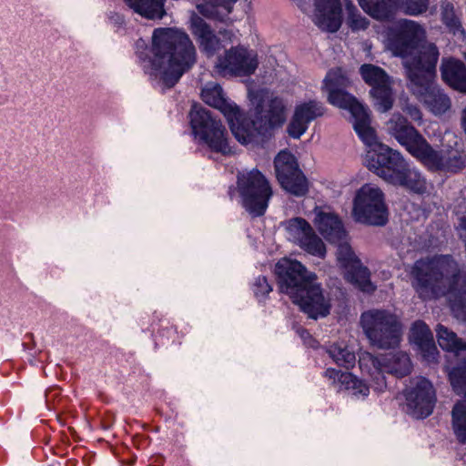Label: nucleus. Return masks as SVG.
I'll return each mask as SVG.
<instances>
[{
    "instance_id": "nucleus-1",
    "label": "nucleus",
    "mask_w": 466,
    "mask_h": 466,
    "mask_svg": "<svg viewBox=\"0 0 466 466\" xmlns=\"http://www.w3.org/2000/svg\"><path fill=\"white\" fill-rule=\"evenodd\" d=\"M349 85L346 72L338 67L327 73L322 89L327 93L329 104L350 113L354 129L368 147L365 156L367 167L394 186L409 163L399 151L378 140L376 131L370 126L369 108L345 90Z\"/></svg>"
},
{
    "instance_id": "nucleus-2",
    "label": "nucleus",
    "mask_w": 466,
    "mask_h": 466,
    "mask_svg": "<svg viewBox=\"0 0 466 466\" xmlns=\"http://www.w3.org/2000/svg\"><path fill=\"white\" fill-rule=\"evenodd\" d=\"M248 96L251 108L248 117L243 118L238 106L225 97L218 84L208 83L201 92L202 100L224 115L239 143L256 146L264 143L275 129L282 127L286 121V104L267 90L249 92Z\"/></svg>"
},
{
    "instance_id": "nucleus-3",
    "label": "nucleus",
    "mask_w": 466,
    "mask_h": 466,
    "mask_svg": "<svg viewBox=\"0 0 466 466\" xmlns=\"http://www.w3.org/2000/svg\"><path fill=\"white\" fill-rule=\"evenodd\" d=\"M144 42L137 43V53L147 74L165 86H173L196 62V49L187 34L177 28H157L148 52L139 51Z\"/></svg>"
},
{
    "instance_id": "nucleus-4",
    "label": "nucleus",
    "mask_w": 466,
    "mask_h": 466,
    "mask_svg": "<svg viewBox=\"0 0 466 466\" xmlns=\"http://www.w3.org/2000/svg\"><path fill=\"white\" fill-rule=\"evenodd\" d=\"M411 275L412 287L421 299L446 297L455 313L466 307V271L451 257L418 260Z\"/></svg>"
},
{
    "instance_id": "nucleus-5",
    "label": "nucleus",
    "mask_w": 466,
    "mask_h": 466,
    "mask_svg": "<svg viewBox=\"0 0 466 466\" xmlns=\"http://www.w3.org/2000/svg\"><path fill=\"white\" fill-rule=\"evenodd\" d=\"M279 289L311 319L326 317L330 309V299L315 281L316 275L309 272L298 260L280 259L275 267Z\"/></svg>"
},
{
    "instance_id": "nucleus-6",
    "label": "nucleus",
    "mask_w": 466,
    "mask_h": 466,
    "mask_svg": "<svg viewBox=\"0 0 466 466\" xmlns=\"http://www.w3.org/2000/svg\"><path fill=\"white\" fill-rule=\"evenodd\" d=\"M388 133L413 157L430 170L456 172L463 166L458 150H436L425 137L400 113H394L386 123Z\"/></svg>"
},
{
    "instance_id": "nucleus-7",
    "label": "nucleus",
    "mask_w": 466,
    "mask_h": 466,
    "mask_svg": "<svg viewBox=\"0 0 466 466\" xmlns=\"http://www.w3.org/2000/svg\"><path fill=\"white\" fill-rule=\"evenodd\" d=\"M385 46L394 56L403 59L406 76H409L411 70H421L427 58L428 46H435L433 44L426 43L424 26L409 19H400L388 28Z\"/></svg>"
},
{
    "instance_id": "nucleus-8",
    "label": "nucleus",
    "mask_w": 466,
    "mask_h": 466,
    "mask_svg": "<svg viewBox=\"0 0 466 466\" xmlns=\"http://www.w3.org/2000/svg\"><path fill=\"white\" fill-rule=\"evenodd\" d=\"M426 55L427 58L422 69L418 72L411 70L407 76L408 88L431 113L441 116L451 108V102L435 83L436 65L439 58L437 47L428 46Z\"/></svg>"
},
{
    "instance_id": "nucleus-9",
    "label": "nucleus",
    "mask_w": 466,
    "mask_h": 466,
    "mask_svg": "<svg viewBox=\"0 0 466 466\" xmlns=\"http://www.w3.org/2000/svg\"><path fill=\"white\" fill-rule=\"evenodd\" d=\"M360 326L373 347L390 349L400 342L402 324L400 317L390 309H373L363 312Z\"/></svg>"
},
{
    "instance_id": "nucleus-10",
    "label": "nucleus",
    "mask_w": 466,
    "mask_h": 466,
    "mask_svg": "<svg viewBox=\"0 0 466 466\" xmlns=\"http://www.w3.org/2000/svg\"><path fill=\"white\" fill-rule=\"evenodd\" d=\"M351 214L356 222L384 225L388 220V210L381 189L372 184L363 185L356 192Z\"/></svg>"
},
{
    "instance_id": "nucleus-11",
    "label": "nucleus",
    "mask_w": 466,
    "mask_h": 466,
    "mask_svg": "<svg viewBox=\"0 0 466 466\" xmlns=\"http://www.w3.org/2000/svg\"><path fill=\"white\" fill-rule=\"evenodd\" d=\"M238 187L246 209L253 216L263 215L272 196L265 176L256 168L243 171L238 176Z\"/></svg>"
},
{
    "instance_id": "nucleus-12",
    "label": "nucleus",
    "mask_w": 466,
    "mask_h": 466,
    "mask_svg": "<svg viewBox=\"0 0 466 466\" xmlns=\"http://www.w3.org/2000/svg\"><path fill=\"white\" fill-rule=\"evenodd\" d=\"M190 123L196 137L204 141L212 150L228 154L230 147L227 132L220 121L214 119L209 111L194 106L190 111Z\"/></svg>"
},
{
    "instance_id": "nucleus-13",
    "label": "nucleus",
    "mask_w": 466,
    "mask_h": 466,
    "mask_svg": "<svg viewBox=\"0 0 466 466\" xmlns=\"http://www.w3.org/2000/svg\"><path fill=\"white\" fill-rule=\"evenodd\" d=\"M277 178L284 190L296 196H305L309 183L299 168L295 157L289 151H280L274 159Z\"/></svg>"
},
{
    "instance_id": "nucleus-14",
    "label": "nucleus",
    "mask_w": 466,
    "mask_h": 466,
    "mask_svg": "<svg viewBox=\"0 0 466 466\" xmlns=\"http://www.w3.org/2000/svg\"><path fill=\"white\" fill-rule=\"evenodd\" d=\"M404 395L406 410L411 417L423 419L432 413L436 402V393L429 380L423 377L410 380Z\"/></svg>"
},
{
    "instance_id": "nucleus-15",
    "label": "nucleus",
    "mask_w": 466,
    "mask_h": 466,
    "mask_svg": "<svg viewBox=\"0 0 466 466\" xmlns=\"http://www.w3.org/2000/svg\"><path fill=\"white\" fill-rule=\"evenodd\" d=\"M362 79L371 86L370 95L374 99V106L385 113L391 109L394 102L392 80L380 66L364 64L360 68Z\"/></svg>"
},
{
    "instance_id": "nucleus-16",
    "label": "nucleus",
    "mask_w": 466,
    "mask_h": 466,
    "mask_svg": "<svg viewBox=\"0 0 466 466\" xmlns=\"http://www.w3.org/2000/svg\"><path fill=\"white\" fill-rule=\"evenodd\" d=\"M281 227L288 240L312 256L325 257L327 250L324 242L306 219L292 218L283 221Z\"/></svg>"
},
{
    "instance_id": "nucleus-17",
    "label": "nucleus",
    "mask_w": 466,
    "mask_h": 466,
    "mask_svg": "<svg viewBox=\"0 0 466 466\" xmlns=\"http://www.w3.org/2000/svg\"><path fill=\"white\" fill-rule=\"evenodd\" d=\"M338 245L337 261L343 269L347 280L357 285L361 290L370 292L374 289L370 280V273L367 268L361 266L360 261L348 243V236Z\"/></svg>"
},
{
    "instance_id": "nucleus-18",
    "label": "nucleus",
    "mask_w": 466,
    "mask_h": 466,
    "mask_svg": "<svg viewBox=\"0 0 466 466\" xmlns=\"http://www.w3.org/2000/svg\"><path fill=\"white\" fill-rule=\"evenodd\" d=\"M258 66L257 54L242 46L232 47L219 56L217 71L222 76H250Z\"/></svg>"
},
{
    "instance_id": "nucleus-19",
    "label": "nucleus",
    "mask_w": 466,
    "mask_h": 466,
    "mask_svg": "<svg viewBox=\"0 0 466 466\" xmlns=\"http://www.w3.org/2000/svg\"><path fill=\"white\" fill-rule=\"evenodd\" d=\"M451 384L458 395L464 399L458 401L452 410V428L459 441L466 442V362L456 367H447Z\"/></svg>"
},
{
    "instance_id": "nucleus-20",
    "label": "nucleus",
    "mask_w": 466,
    "mask_h": 466,
    "mask_svg": "<svg viewBox=\"0 0 466 466\" xmlns=\"http://www.w3.org/2000/svg\"><path fill=\"white\" fill-rule=\"evenodd\" d=\"M313 23L322 31L337 32L342 23L339 0H314Z\"/></svg>"
},
{
    "instance_id": "nucleus-21",
    "label": "nucleus",
    "mask_w": 466,
    "mask_h": 466,
    "mask_svg": "<svg viewBox=\"0 0 466 466\" xmlns=\"http://www.w3.org/2000/svg\"><path fill=\"white\" fill-rule=\"evenodd\" d=\"M314 213V225L327 241L337 243L346 238L343 223L335 213L321 208H316Z\"/></svg>"
},
{
    "instance_id": "nucleus-22",
    "label": "nucleus",
    "mask_w": 466,
    "mask_h": 466,
    "mask_svg": "<svg viewBox=\"0 0 466 466\" xmlns=\"http://www.w3.org/2000/svg\"><path fill=\"white\" fill-rule=\"evenodd\" d=\"M324 108L316 101H309L296 106L293 116L288 126V133L293 138H299L308 129L309 124L322 116Z\"/></svg>"
},
{
    "instance_id": "nucleus-23",
    "label": "nucleus",
    "mask_w": 466,
    "mask_h": 466,
    "mask_svg": "<svg viewBox=\"0 0 466 466\" xmlns=\"http://www.w3.org/2000/svg\"><path fill=\"white\" fill-rule=\"evenodd\" d=\"M324 377L338 391H348L357 399H364L370 393L369 387L350 372H341L329 368Z\"/></svg>"
},
{
    "instance_id": "nucleus-24",
    "label": "nucleus",
    "mask_w": 466,
    "mask_h": 466,
    "mask_svg": "<svg viewBox=\"0 0 466 466\" xmlns=\"http://www.w3.org/2000/svg\"><path fill=\"white\" fill-rule=\"evenodd\" d=\"M190 30L198 42L199 48L208 56H214L219 49V41L209 25L196 14H193L190 17Z\"/></svg>"
},
{
    "instance_id": "nucleus-25",
    "label": "nucleus",
    "mask_w": 466,
    "mask_h": 466,
    "mask_svg": "<svg viewBox=\"0 0 466 466\" xmlns=\"http://www.w3.org/2000/svg\"><path fill=\"white\" fill-rule=\"evenodd\" d=\"M410 339L418 346L421 354L428 361H434L438 350L434 344L433 336L430 328L420 320L415 321L410 331Z\"/></svg>"
},
{
    "instance_id": "nucleus-26",
    "label": "nucleus",
    "mask_w": 466,
    "mask_h": 466,
    "mask_svg": "<svg viewBox=\"0 0 466 466\" xmlns=\"http://www.w3.org/2000/svg\"><path fill=\"white\" fill-rule=\"evenodd\" d=\"M441 77L451 87L466 93V67L463 63L453 59H444L441 67Z\"/></svg>"
},
{
    "instance_id": "nucleus-27",
    "label": "nucleus",
    "mask_w": 466,
    "mask_h": 466,
    "mask_svg": "<svg viewBox=\"0 0 466 466\" xmlns=\"http://www.w3.org/2000/svg\"><path fill=\"white\" fill-rule=\"evenodd\" d=\"M360 368L363 373L369 375L373 382L376 390H382L386 388V381L383 370V358L378 360L369 352H362L359 359Z\"/></svg>"
},
{
    "instance_id": "nucleus-28",
    "label": "nucleus",
    "mask_w": 466,
    "mask_h": 466,
    "mask_svg": "<svg viewBox=\"0 0 466 466\" xmlns=\"http://www.w3.org/2000/svg\"><path fill=\"white\" fill-rule=\"evenodd\" d=\"M362 10L377 20H386L393 15L398 0H357Z\"/></svg>"
},
{
    "instance_id": "nucleus-29",
    "label": "nucleus",
    "mask_w": 466,
    "mask_h": 466,
    "mask_svg": "<svg viewBox=\"0 0 466 466\" xmlns=\"http://www.w3.org/2000/svg\"><path fill=\"white\" fill-rule=\"evenodd\" d=\"M135 13L141 16L156 20L166 15L164 0H124Z\"/></svg>"
},
{
    "instance_id": "nucleus-30",
    "label": "nucleus",
    "mask_w": 466,
    "mask_h": 466,
    "mask_svg": "<svg viewBox=\"0 0 466 466\" xmlns=\"http://www.w3.org/2000/svg\"><path fill=\"white\" fill-rule=\"evenodd\" d=\"M238 0H197L198 12L207 16L223 19L233 8Z\"/></svg>"
},
{
    "instance_id": "nucleus-31",
    "label": "nucleus",
    "mask_w": 466,
    "mask_h": 466,
    "mask_svg": "<svg viewBox=\"0 0 466 466\" xmlns=\"http://www.w3.org/2000/svg\"><path fill=\"white\" fill-rule=\"evenodd\" d=\"M394 186L402 187L410 191L422 194L427 189V182L422 174L416 167L408 164L402 171L400 177Z\"/></svg>"
},
{
    "instance_id": "nucleus-32",
    "label": "nucleus",
    "mask_w": 466,
    "mask_h": 466,
    "mask_svg": "<svg viewBox=\"0 0 466 466\" xmlns=\"http://www.w3.org/2000/svg\"><path fill=\"white\" fill-rule=\"evenodd\" d=\"M383 370L384 372L393 374L396 377L406 376L411 370L410 360L402 351L386 354L383 356Z\"/></svg>"
},
{
    "instance_id": "nucleus-33",
    "label": "nucleus",
    "mask_w": 466,
    "mask_h": 466,
    "mask_svg": "<svg viewBox=\"0 0 466 466\" xmlns=\"http://www.w3.org/2000/svg\"><path fill=\"white\" fill-rule=\"evenodd\" d=\"M439 345L445 350L454 353L456 356L466 350V343L457 338L456 334L448 328L439 324L436 328Z\"/></svg>"
},
{
    "instance_id": "nucleus-34",
    "label": "nucleus",
    "mask_w": 466,
    "mask_h": 466,
    "mask_svg": "<svg viewBox=\"0 0 466 466\" xmlns=\"http://www.w3.org/2000/svg\"><path fill=\"white\" fill-rule=\"evenodd\" d=\"M327 352L339 366L350 369L355 365V354L344 342L333 343L329 347Z\"/></svg>"
},
{
    "instance_id": "nucleus-35",
    "label": "nucleus",
    "mask_w": 466,
    "mask_h": 466,
    "mask_svg": "<svg viewBox=\"0 0 466 466\" xmlns=\"http://www.w3.org/2000/svg\"><path fill=\"white\" fill-rule=\"evenodd\" d=\"M441 16L443 24L451 31L454 35H463L464 32L461 29L460 18L454 9L453 5L449 1L441 2Z\"/></svg>"
},
{
    "instance_id": "nucleus-36",
    "label": "nucleus",
    "mask_w": 466,
    "mask_h": 466,
    "mask_svg": "<svg viewBox=\"0 0 466 466\" xmlns=\"http://www.w3.org/2000/svg\"><path fill=\"white\" fill-rule=\"evenodd\" d=\"M346 23L352 31H360L368 28L370 21L361 15L352 3L346 5Z\"/></svg>"
},
{
    "instance_id": "nucleus-37",
    "label": "nucleus",
    "mask_w": 466,
    "mask_h": 466,
    "mask_svg": "<svg viewBox=\"0 0 466 466\" xmlns=\"http://www.w3.org/2000/svg\"><path fill=\"white\" fill-rule=\"evenodd\" d=\"M430 0H403L402 10L407 15L419 16L427 12Z\"/></svg>"
},
{
    "instance_id": "nucleus-38",
    "label": "nucleus",
    "mask_w": 466,
    "mask_h": 466,
    "mask_svg": "<svg viewBox=\"0 0 466 466\" xmlns=\"http://www.w3.org/2000/svg\"><path fill=\"white\" fill-rule=\"evenodd\" d=\"M272 290L265 277H258L253 284V291L257 298H264Z\"/></svg>"
},
{
    "instance_id": "nucleus-39",
    "label": "nucleus",
    "mask_w": 466,
    "mask_h": 466,
    "mask_svg": "<svg viewBox=\"0 0 466 466\" xmlns=\"http://www.w3.org/2000/svg\"><path fill=\"white\" fill-rule=\"evenodd\" d=\"M403 111L413 120V121H421L422 113L419 109V107L415 105H407L403 107Z\"/></svg>"
},
{
    "instance_id": "nucleus-40",
    "label": "nucleus",
    "mask_w": 466,
    "mask_h": 466,
    "mask_svg": "<svg viewBox=\"0 0 466 466\" xmlns=\"http://www.w3.org/2000/svg\"><path fill=\"white\" fill-rule=\"evenodd\" d=\"M300 337L304 340V342L309 347H316V341L311 338L310 334L307 330L300 331Z\"/></svg>"
},
{
    "instance_id": "nucleus-41",
    "label": "nucleus",
    "mask_w": 466,
    "mask_h": 466,
    "mask_svg": "<svg viewBox=\"0 0 466 466\" xmlns=\"http://www.w3.org/2000/svg\"><path fill=\"white\" fill-rule=\"evenodd\" d=\"M462 125H463L464 131L466 133V108L463 110Z\"/></svg>"
}]
</instances>
